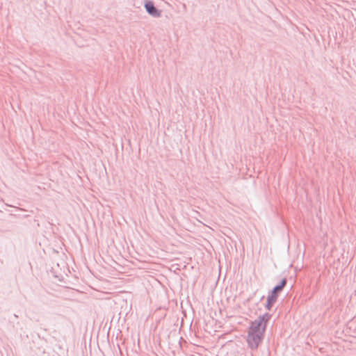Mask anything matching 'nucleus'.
Listing matches in <instances>:
<instances>
[{
	"mask_svg": "<svg viewBox=\"0 0 356 356\" xmlns=\"http://www.w3.org/2000/svg\"><path fill=\"white\" fill-rule=\"evenodd\" d=\"M264 339V336L257 334H251L248 333L246 341L248 347L252 350H257L260 345V343L263 341Z\"/></svg>",
	"mask_w": 356,
	"mask_h": 356,
	"instance_id": "f257e3e1",
	"label": "nucleus"
},
{
	"mask_svg": "<svg viewBox=\"0 0 356 356\" xmlns=\"http://www.w3.org/2000/svg\"><path fill=\"white\" fill-rule=\"evenodd\" d=\"M144 7L146 12L154 17H159L161 15V10H159L151 0L144 1Z\"/></svg>",
	"mask_w": 356,
	"mask_h": 356,
	"instance_id": "f03ea898",
	"label": "nucleus"
},
{
	"mask_svg": "<svg viewBox=\"0 0 356 356\" xmlns=\"http://www.w3.org/2000/svg\"><path fill=\"white\" fill-rule=\"evenodd\" d=\"M266 330V325H264L263 326L261 323H258L256 320H254L251 321L248 327V333L257 334L264 336Z\"/></svg>",
	"mask_w": 356,
	"mask_h": 356,
	"instance_id": "7ed1b4c3",
	"label": "nucleus"
},
{
	"mask_svg": "<svg viewBox=\"0 0 356 356\" xmlns=\"http://www.w3.org/2000/svg\"><path fill=\"white\" fill-rule=\"evenodd\" d=\"M287 280L286 278H283L280 280L279 284L275 285L272 290H270L268 293V295L276 298L277 300V298L280 295V293L282 291L285 286L286 285Z\"/></svg>",
	"mask_w": 356,
	"mask_h": 356,
	"instance_id": "20e7f679",
	"label": "nucleus"
},
{
	"mask_svg": "<svg viewBox=\"0 0 356 356\" xmlns=\"http://www.w3.org/2000/svg\"><path fill=\"white\" fill-rule=\"evenodd\" d=\"M272 317V314L269 313H265L263 315H260L257 319H255L258 323H261V324L264 326L266 325V328L267 327L268 323Z\"/></svg>",
	"mask_w": 356,
	"mask_h": 356,
	"instance_id": "39448f33",
	"label": "nucleus"
},
{
	"mask_svg": "<svg viewBox=\"0 0 356 356\" xmlns=\"http://www.w3.org/2000/svg\"><path fill=\"white\" fill-rule=\"evenodd\" d=\"M276 301H277L276 298L268 295L266 303L265 305V308L267 310H270Z\"/></svg>",
	"mask_w": 356,
	"mask_h": 356,
	"instance_id": "423d86ee",
	"label": "nucleus"
},
{
	"mask_svg": "<svg viewBox=\"0 0 356 356\" xmlns=\"http://www.w3.org/2000/svg\"><path fill=\"white\" fill-rule=\"evenodd\" d=\"M14 316H15V318H18L17 315L15 314Z\"/></svg>",
	"mask_w": 356,
	"mask_h": 356,
	"instance_id": "0eeeda50",
	"label": "nucleus"
}]
</instances>
